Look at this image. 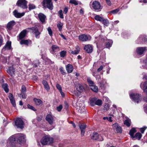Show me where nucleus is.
Instances as JSON below:
<instances>
[{"mask_svg": "<svg viewBox=\"0 0 147 147\" xmlns=\"http://www.w3.org/2000/svg\"><path fill=\"white\" fill-rule=\"evenodd\" d=\"M9 98L10 101H14V98L13 95L11 93H9Z\"/></svg>", "mask_w": 147, "mask_h": 147, "instance_id": "49", "label": "nucleus"}, {"mask_svg": "<svg viewBox=\"0 0 147 147\" xmlns=\"http://www.w3.org/2000/svg\"><path fill=\"white\" fill-rule=\"evenodd\" d=\"M69 3L72 4H74L75 5H78V3L75 0H70L69 1Z\"/></svg>", "mask_w": 147, "mask_h": 147, "instance_id": "48", "label": "nucleus"}, {"mask_svg": "<svg viewBox=\"0 0 147 147\" xmlns=\"http://www.w3.org/2000/svg\"><path fill=\"white\" fill-rule=\"evenodd\" d=\"M40 141L42 144L46 145L52 143L53 142V139L49 136H44Z\"/></svg>", "mask_w": 147, "mask_h": 147, "instance_id": "2", "label": "nucleus"}, {"mask_svg": "<svg viewBox=\"0 0 147 147\" xmlns=\"http://www.w3.org/2000/svg\"><path fill=\"white\" fill-rule=\"evenodd\" d=\"M130 97L134 100H141L142 98V96L140 94L132 93L129 94Z\"/></svg>", "mask_w": 147, "mask_h": 147, "instance_id": "6", "label": "nucleus"}, {"mask_svg": "<svg viewBox=\"0 0 147 147\" xmlns=\"http://www.w3.org/2000/svg\"><path fill=\"white\" fill-rule=\"evenodd\" d=\"M62 108V105H60L59 106L57 107V109L58 111L59 112L61 111Z\"/></svg>", "mask_w": 147, "mask_h": 147, "instance_id": "55", "label": "nucleus"}, {"mask_svg": "<svg viewBox=\"0 0 147 147\" xmlns=\"http://www.w3.org/2000/svg\"><path fill=\"white\" fill-rule=\"evenodd\" d=\"M62 10H60L58 11V15L61 18L63 19L64 18V17L63 16V14L62 13Z\"/></svg>", "mask_w": 147, "mask_h": 147, "instance_id": "44", "label": "nucleus"}, {"mask_svg": "<svg viewBox=\"0 0 147 147\" xmlns=\"http://www.w3.org/2000/svg\"><path fill=\"white\" fill-rule=\"evenodd\" d=\"M111 116H110L109 117H103V119L104 120H107L110 122L113 121V120L112 119Z\"/></svg>", "mask_w": 147, "mask_h": 147, "instance_id": "42", "label": "nucleus"}, {"mask_svg": "<svg viewBox=\"0 0 147 147\" xmlns=\"http://www.w3.org/2000/svg\"><path fill=\"white\" fill-rule=\"evenodd\" d=\"M136 132V128H132L129 131V134L131 136L132 138H134V134Z\"/></svg>", "mask_w": 147, "mask_h": 147, "instance_id": "30", "label": "nucleus"}, {"mask_svg": "<svg viewBox=\"0 0 147 147\" xmlns=\"http://www.w3.org/2000/svg\"><path fill=\"white\" fill-rule=\"evenodd\" d=\"M27 3V1L25 0H18L16 5L23 9H26L28 8Z\"/></svg>", "mask_w": 147, "mask_h": 147, "instance_id": "4", "label": "nucleus"}, {"mask_svg": "<svg viewBox=\"0 0 147 147\" xmlns=\"http://www.w3.org/2000/svg\"><path fill=\"white\" fill-rule=\"evenodd\" d=\"M31 41L30 40H22L20 42V44L21 45L25 44L27 45H28L29 44L31 43Z\"/></svg>", "mask_w": 147, "mask_h": 147, "instance_id": "31", "label": "nucleus"}, {"mask_svg": "<svg viewBox=\"0 0 147 147\" xmlns=\"http://www.w3.org/2000/svg\"><path fill=\"white\" fill-rule=\"evenodd\" d=\"M59 70L61 74L63 75H65V72L64 69L62 67H61L59 68Z\"/></svg>", "mask_w": 147, "mask_h": 147, "instance_id": "54", "label": "nucleus"}, {"mask_svg": "<svg viewBox=\"0 0 147 147\" xmlns=\"http://www.w3.org/2000/svg\"><path fill=\"white\" fill-rule=\"evenodd\" d=\"M24 13H20L16 10L13 11V14L14 16L18 18H20L23 16L24 15Z\"/></svg>", "mask_w": 147, "mask_h": 147, "instance_id": "19", "label": "nucleus"}, {"mask_svg": "<svg viewBox=\"0 0 147 147\" xmlns=\"http://www.w3.org/2000/svg\"><path fill=\"white\" fill-rule=\"evenodd\" d=\"M102 24L105 25L107 26L109 24V22L107 20L103 18L102 22Z\"/></svg>", "mask_w": 147, "mask_h": 147, "instance_id": "37", "label": "nucleus"}, {"mask_svg": "<svg viewBox=\"0 0 147 147\" xmlns=\"http://www.w3.org/2000/svg\"><path fill=\"white\" fill-rule=\"evenodd\" d=\"M26 88L24 85H22L21 87V92L19 95V96L20 98L25 99L26 97Z\"/></svg>", "mask_w": 147, "mask_h": 147, "instance_id": "7", "label": "nucleus"}, {"mask_svg": "<svg viewBox=\"0 0 147 147\" xmlns=\"http://www.w3.org/2000/svg\"><path fill=\"white\" fill-rule=\"evenodd\" d=\"M11 42L8 41L7 42L5 46L3 47V49L5 50L6 49L10 50L11 49Z\"/></svg>", "mask_w": 147, "mask_h": 147, "instance_id": "26", "label": "nucleus"}, {"mask_svg": "<svg viewBox=\"0 0 147 147\" xmlns=\"http://www.w3.org/2000/svg\"><path fill=\"white\" fill-rule=\"evenodd\" d=\"M47 31L48 32L49 35L51 36L53 35V32L51 28L49 27L47 28Z\"/></svg>", "mask_w": 147, "mask_h": 147, "instance_id": "50", "label": "nucleus"}, {"mask_svg": "<svg viewBox=\"0 0 147 147\" xmlns=\"http://www.w3.org/2000/svg\"><path fill=\"white\" fill-rule=\"evenodd\" d=\"M90 101H102L101 100L99 99H97L96 97H93L90 98Z\"/></svg>", "mask_w": 147, "mask_h": 147, "instance_id": "45", "label": "nucleus"}, {"mask_svg": "<svg viewBox=\"0 0 147 147\" xmlns=\"http://www.w3.org/2000/svg\"><path fill=\"white\" fill-rule=\"evenodd\" d=\"M42 5L44 8H47L51 10L53 9L51 0H43L42 2Z\"/></svg>", "mask_w": 147, "mask_h": 147, "instance_id": "3", "label": "nucleus"}, {"mask_svg": "<svg viewBox=\"0 0 147 147\" xmlns=\"http://www.w3.org/2000/svg\"><path fill=\"white\" fill-rule=\"evenodd\" d=\"M103 18H102L100 16L98 15H97L95 16L94 17V19L96 20L102 22V20L103 19Z\"/></svg>", "mask_w": 147, "mask_h": 147, "instance_id": "41", "label": "nucleus"}, {"mask_svg": "<svg viewBox=\"0 0 147 147\" xmlns=\"http://www.w3.org/2000/svg\"><path fill=\"white\" fill-rule=\"evenodd\" d=\"M92 7L94 9L97 11H100L102 9L100 3L96 1H94L92 2Z\"/></svg>", "mask_w": 147, "mask_h": 147, "instance_id": "5", "label": "nucleus"}, {"mask_svg": "<svg viewBox=\"0 0 147 147\" xmlns=\"http://www.w3.org/2000/svg\"><path fill=\"white\" fill-rule=\"evenodd\" d=\"M105 1L107 4L109 6H110L111 5V3L110 0H105Z\"/></svg>", "mask_w": 147, "mask_h": 147, "instance_id": "62", "label": "nucleus"}, {"mask_svg": "<svg viewBox=\"0 0 147 147\" xmlns=\"http://www.w3.org/2000/svg\"><path fill=\"white\" fill-rule=\"evenodd\" d=\"M112 43L113 41L111 40H109L106 42L105 44L106 48H109L111 47V46Z\"/></svg>", "mask_w": 147, "mask_h": 147, "instance_id": "33", "label": "nucleus"}, {"mask_svg": "<svg viewBox=\"0 0 147 147\" xmlns=\"http://www.w3.org/2000/svg\"><path fill=\"white\" fill-rule=\"evenodd\" d=\"M112 111L113 112V113L111 112L109 114V115L110 116H112L113 117V114H114L115 113L116 111L115 110H113Z\"/></svg>", "mask_w": 147, "mask_h": 147, "instance_id": "64", "label": "nucleus"}, {"mask_svg": "<svg viewBox=\"0 0 147 147\" xmlns=\"http://www.w3.org/2000/svg\"><path fill=\"white\" fill-rule=\"evenodd\" d=\"M80 51V49L79 47L77 46L75 47V49L74 51L72 50H70L69 52L74 55H76L79 53Z\"/></svg>", "mask_w": 147, "mask_h": 147, "instance_id": "21", "label": "nucleus"}, {"mask_svg": "<svg viewBox=\"0 0 147 147\" xmlns=\"http://www.w3.org/2000/svg\"><path fill=\"white\" fill-rule=\"evenodd\" d=\"M14 72L15 70L12 67H9L7 71V73L11 76H13L14 74Z\"/></svg>", "mask_w": 147, "mask_h": 147, "instance_id": "25", "label": "nucleus"}, {"mask_svg": "<svg viewBox=\"0 0 147 147\" xmlns=\"http://www.w3.org/2000/svg\"><path fill=\"white\" fill-rule=\"evenodd\" d=\"M147 51V47H138L136 48V51L137 53L140 55H142L144 52Z\"/></svg>", "mask_w": 147, "mask_h": 147, "instance_id": "10", "label": "nucleus"}, {"mask_svg": "<svg viewBox=\"0 0 147 147\" xmlns=\"http://www.w3.org/2000/svg\"><path fill=\"white\" fill-rule=\"evenodd\" d=\"M87 82L89 84L90 86L94 84L93 82L91 80L90 78H88L87 79Z\"/></svg>", "mask_w": 147, "mask_h": 147, "instance_id": "47", "label": "nucleus"}, {"mask_svg": "<svg viewBox=\"0 0 147 147\" xmlns=\"http://www.w3.org/2000/svg\"><path fill=\"white\" fill-rule=\"evenodd\" d=\"M86 128V125L83 124L80 126V128L81 131V135L83 136L85 133V129Z\"/></svg>", "mask_w": 147, "mask_h": 147, "instance_id": "28", "label": "nucleus"}, {"mask_svg": "<svg viewBox=\"0 0 147 147\" xmlns=\"http://www.w3.org/2000/svg\"><path fill=\"white\" fill-rule=\"evenodd\" d=\"M46 120L51 125H52L54 121V119L53 116L51 115H48L46 117Z\"/></svg>", "mask_w": 147, "mask_h": 147, "instance_id": "18", "label": "nucleus"}, {"mask_svg": "<svg viewBox=\"0 0 147 147\" xmlns=\"http://www.w3.org/2000/svg\"><path fill=\"white\" fill-rule=\"evenodd\" d=\"M1 86L2 88L7 93L8 92L9 90L8 88V85L7 84L4 83Z\"/></svg>", "mask_w": 147, "mask_h": 147, "instance_id": "32", "label": "nucleus"}, {"mask_svg": "<svg viewBox=\"0 0 147 147\" xmlns=\"http://www.w3.org/2000/svg\"><path fill=\"white\" fill-rule=\"evenodd\" d=\"M84 49L88 53H90L93 51L92 46L89 44L86 45L84 46Z\"/></svg>", "mask_w": 147, "mask_h": 147, "instance_id": "15", "label": "nucleus"}, {"mask_svg": "<svg viewBox=\"0 0 147 147\" xmlns=\"http://www.w3.org/2000/svg\"><path fill=\"white\" fill-rule=\"evenodd\" d=\"M42 83L45 89L48 91L50 89V87L47 82L45 80H43L42 81Z\"/></svg>", "mask_w": 147, "mask_h": 147, "instance_id": "29", "label": "nucleus"}, {"mask_svg": "<svg viewBox=\"0 0 147 147\" xmlns=\"http://www.w3.org/2000/svg\"><path fill=\"white\" fill-rule=\"evenodd\" d=\"M91 38V36L89 35L82 34L79 36V39L82 41H87L90 40Z\"/></svg>", "mask_w": 147, "mask_h": 147, "instance_id": "8", "label": "nucleus"}, {"mask_svg": "<svg viewBox=\"0 0 147 147\" xmlns=\"http://www.w3.org/2000/svg\"><path fill=\"white\" fill-rule=\"evenodd\" d=\"M66 69L68 73H71L72 72L73 69V66L70 64H68L66 65Z\"/></svg>", "mask_w": 147, "mask_h": 147, "instance_id": "23", "label": "nucleus"}, {"mask_svg": "<svg viewBox=\"0 0 147 147\" xmlns=\"http://www.w3.org/2000/svg\"><path fill=\"white\" fill-rule=\"evenodd\" d=\"M35 64H34L33 66L34 67H36L38 66V65H39V62L38 60H36L35 61Z\"/></svg>", "mask_w": 147, "mask_h": 147, "instance_id": "59", "label": "nucleus"}, {"mask_svg": "<svg viewBox=\"0 0 147 147\" xmlns=\"http://www.w3.org/2000/svg\"><path fill=\"white\" fill-rule=\"evenodd\" d=\"M90 87L91 89L95 92H97L98 91V88L96 86L94 85L91 86Z\"/></svg>", "mask_w": 147, "mask_h": 147, "instance_id": "36", "label": "nucleus"}, {"mask_svg": "<svg viewBox=\"0 0 147 147\" xmlns=\"http://www.w3.org/2000/svg\"><path fill=\"white\" fill-rule=\"evenodd\" d=\"M119 11V9H117L112 11H111V13L114 14L117 13Z\"/></svg>", "mask_w": 147, "mask_h": 147, "instance_id": "57", "label": "nucleus"}, {"mask_svg": "<svg viewBox=\"0 0 147 147\" xmlns=\"http://www.w3.org/2000/svg\"><path fill=\"white\" fill-rule=\"evenodd\" d=\"M124 124L128 127H129L131 125V120L129 119H128L125 120L124 122Z\"/></svg>", "mask_w": 147, "mask_h": 147, "instance_id": "34", "label": "nucleus"}, {"mask_svg": "<svg viewBox=\"0 0 147 147\" xmlns=\"http://www.w3.org/2000/svg\"><path fill=\"white\" fill-rule=\"evenodd\" d=\"M76 102L75 103V104H76V107L77 108V107L78 106H79V107L81 108V107L83 105H84V104L83 102Z\"/></svg>", "mask_w": 147, "mask_h": 147, "instance_id": "38", "label": "nucleus"}, {"mask_svg": "<svg viewBox=\"0 0 147 147\" xmlns=\"http://www.w3.org/2000/svg\"><path fill=\"white\" fill-rule=\"evenodd\" d=\"M136 42L137 44H140L142 42H147V36L145 35H140L138 38Z\"/></svg>", "mask_w": 147, "mask_h": 147, "instance_id": "11", "label": "nucleus"}, {"mask_svg": "<svg viewBox=\"0 0 147 147\" xmlns=\"http://www.w3.org/2000/svg\"><path fill=\"white\" fill-rule=\"evenodd\" d=\"M110 106L109 104L105 103L104 106V109L108 111L109 109Z\"/></svg>", "mask_w": 147, "mask_h": 147, "instance_id": "46", "label": "nucleus"}, {"mask_svg": "<svg viewBox=\"0 0 147 147\" xmlns=\"http://www.w3.org/2000/svg\"><path fill=\"white\" fill-rule=\"evenodd\" d=\"M35 8V5L33 4H30L29 5V9L30 10L34 9Z\"/></svg>", "mask_w": 147, "mask_h": 147, "instance_id": "51", "label": "nucleus"}, {"mask_svg": "<svg viewBox=\"0 0 147 147\" xmlns=\"http://www.w3.org/2000/svg\"><path fill=\"white\" fill-rule=\"evenodd\" d=\"M116 131L117 133H121L122 132V130L120 126L119 127H118V128L116 129Z\"/></svg>", "mask_w": 147, "mask_h": 147, "instance_id": "60", "label": "nucleus"}, {"mask_svg": "<svg viewBox=\"0 0 147 147\" xmlns=\"http://www.w3.org/2000/svg\"><path fill=\"white\" fill-rule=\"evenodd\" d=\"M142 136V134L138 132L136 134L135 136H134V138H136L138 140H140V139Z\"/></svg>", "mask_w": 147, "mask_h": 147, "instance_id": "39", "label": "nucleus"}, {"mask_svg": "<svg viewBox=\"0 0 147 147\" xmlns=\"http://www.w3.org/2000/svg\"><path fill=\"white\" fill-rule=\"evenodd\" d=\"M80 108L79 106L77 107V109L79 112L81 113H85V107L84 105H83Z\"/></svg>", "mask_w": 147, "mask_h": 147, "instance_id": "27", "label": "nucleus"}, {"mask_svg": "<svg viewBox=\"0 0 147 147\" xmlns=\"http://www.w3.org/2000/svg\"><path fill=\"white\" fill-rule=\"evenodd\" d=\"M26 136L22 134H19L11 137L9 139V141L11 144L15 141L16 139L17 140V142L20 144L24 143L26 141Z\"/></svg>", "mask_w": 147, "mask_h": 147, "instance_id": "1", "label": "nucleus"}, {"mask_svg": "<svg viewBox=\"0 0 147 147\" xmlns=\"http://www.w3.org/2000/svg\"><path fill=\"white\" fill-rule=\"evenodd\" d=\"M68 11V7H65L64 9L63 12L65 14H66Z\"/></svg>", "mask_w": 147, "mask_h": 147, "instance_id": "63", "label": "nucleus"}, {"mask_svg": "<svg viewBox=\"0 0 147 147\" xmlns=\"http://www.w3.org/2000/svg\"><path fill=\"white\" fill-rule=\"evenodd\" d=\"M120 126H119L118 123H116L114 124H113L112 125V127L113 129H114L116 130L118 128V127H119Z\"/></svg>", "mask_w": 147, "mask_h": 147, "instance_id": "52", "label": "nucleus"}, {"mask_svg": "<svg viewBox=\"0 0 147 147\" xmlns=\"http://www.w3.org/2000/svg\"><path fill=\"white\" fill-rule=\"evenodd\" d=\"M63 24L61 22H60L59 23H58L57 25V27L58 28L59 30V31H61L62 29V27L63 26Z\"/></svg>", "mask_w": 147, "mask_h": 147, "instance_id": "43", "label": "nucleus"}, {"mask_svg": "<svg viewBox=\"0 0 147 147\" xmlns=\"http://www.w3.org/2000/svg\"><path fill=\"white\" fill-rule=\"evenodd\" d=\"M26 32L27 31L26 30H22L19 34V39L21 40L24 38L26 36Z\"/></svg>", "mask_w": 147, "mask_h": 147, "instance_id": "24", "label": "nucleus"}, {"mask_svg": "<svg viewBox=\"0 0 147 147\" xmlns=\"http://www.w3.org/2000/svg\"><path fill=\"white\" fill-rule=\"evenodd\" d=\"M67 52L66 51H61L60 53V56L61 57H63L65 56H66V55Z\"/></svg>", "mask_w": 147, "mask_h": 147, "instance_id": "40", "label": "nucleus"}, {"mask_svg": "<svg viewBox=\"0 0 147 147\" xmlns=\"http://www.w3.org/2000/svg\"><path fill=\"white\" fill-rule=\"evenodd\" d=\"M91 138L94 140L98 139V140L100 141H102L103 140V139L102 136L100 135L99 136L96 133L93 134L91 136Z\"/></svg>", "mask_w": 147, "mask_h": 147, "instance_id": "13", "label": "nucleus"}, {"mask_svg": "<svg viewBox=\"0 0 147 147\" xmlns=\"http://www.w3.org/2000/svg\"><path fill=\"white\" fill-rule=\"evenodd\" d=\"M15 124L18 127L22 129L24 127V123L21 118H18L15 121Z\"/></svg>", "mask_w": 147, "mask_h": 147, "instance_id": "9", "label": "nucleus"}, {"mask_svg": "<svg viewBox=\"0 0 147 147\" xmlns=\"http://www.w3.org/2000/svg\"><path fill=\"white\" fill-rule=\"evenodd\" d=\"M35 104L36 105L41 106L42 104V102H34Z\"/></svg>", "mask_w": 147, "mask_h": 147, "instance_id": "61", "label": "nucleus"}, {"mask_svg": "<svg viewBox=\"0 0 147 147\" xmlns=\"http://www.w3.org/2000/svg\"><path fill=\"white\" fill-rule=\"evenodd\" d=\"M27 107L28 109H30L34 111H36V109L34 108V107L31 105H27Z\"/></svg>", "mask_w": 147, "mask_h": 147, "instance_id": "53", "label": "nucleus"}, {"mask_svg": "<svg viewBox=\"0 0 147 147\" xmlns=\"http://www.w3.org/2000/svg\"><path fill=\"white\" fill-rule=\"evenodd\" d=\"M141 88L143 89L144 92L147 95V81L142 82L140 85Z\"/></svg>", "mask_w": 147, "mask_h": 147, "instance_id": "16", "label": "nucleus"}, {"mask_svg": "<svg viewBox=\"0 0 147 147\" xmlns=\"http://www.w3.org/2000/svg\"><path fill=\"white\" fill-rule=\"evenodd\" d=\"M143 64L142 65L141 68L147 69V59L143 61Z\"/></svg>", "mask_w": 147, "mask_h": 147, "instance_id": "35", "label": "nucleus"}, {"mask_svg": "<svg viewBox=\"0 0 147 147\" xmlns=\"http://www.w3.org/2000/svg\"><path fill=\"white\" fill-rule=\"evenodd\" d=\"M147 127H144L140 128V131L142 134L143 133L144 131L146 129Z\"/></svg>", "mask_w": 147, "mask_h": 147, "instance_id": "58", "label": "nucleus"}, {"mask_svg": "<svg viewBox=\"0 0 147 147\" xmlns=\"http://www.w3.org/2000/svg\"><path fill=\"white\" fill-rule=\"evenodd\" d=\"M38 16L40 21L42 23L45 22V20L46 18V16L43 14L40 13L38 15Z\"/></svg>", "mask_w": 147, "mask_h": 147, "instance_id": "17", "label": "nucleus"}, {"mask_svg": "<svg viewBox=\"0 0 147 147\" xmlns=\"http://www.w3.org/2000/svg\"><path fill=\"white\" fill-rule=\"evenodd\" d=\"M28 29L32 31L35 34V37L36 38L38 39L39 38L40 32H39L38 29L37 27H32L29 28Z\"/></svg>", "mask_w": 147, "mask_h": 147, "instance_id": "12", "label": "nucleus"}, {"mask_svg": "<svg viewBox=\"0 0 147 147\" xmlns=\"http://www.w3.org/2000/svg\"><path fill=\"white\" fill-rule=\"evenodd\" d=\"M56 86L57 89H58L59 92L62 90V88L61 86L59 84H56Z\"/></svg>", "mask_w": 147, "mask_h": 147, "instance_id": "56", "label": "nucleus"}, {"mask_svg": "<svg viewBox=\"0 0 147 147\" xmlns=\"http://www.w3.org/2000/svg\"><path fill=\"white\" fill-rule=\"evenodd\" d=\"M88 104L92 106H93L95 105L100 106L101 105L102 103V102H88Z\"/></svg>", "mask_w": 147, "mask_h": 147, "instance_id": "22", "label": "nucleus"}, {"mask_svg": "<svg viewBox=\"0 0 147 147\" xmlns=\"http://www.w3.org/2000/svg\"><path fill=\"white\" fill-rule=\"evenodd\" d=\"M16 22L12 20L10 21L7 24V28L8 30H11L12 28L16 24Z\"/></svg>", "mask_w": 147, "mask_h": 147, "instance_id": "20", "label": "nucleus"}, {"mask_svg": "<svg viewBox=\"0 0 147 147\" xmlns=\"http://www.w3.org/2000/svg\"><path fill=\"white\" fill-rule=\"evenodd\" d=\"M60 50L59 48V47L56 45H53L50 50L51 53L53 54H56L55 53Z\"/></svg>", "mask_w": 147, "mask_h": 147, "instance_id": "14", "label": "nucleus"}]
</instances>
